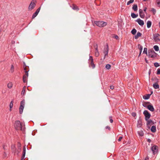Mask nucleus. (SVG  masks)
<instances>
[{
	"mask_svg": "<svg viewBox=\"0 0 160 160\" xmlns=\"http://www.w3.org/2000/svg\"><path fill=\"white\" fill-rule=\"evenodd\" d=\"M14 127L17 130H20L22 131L24 130V128H22V124L19 121H17L15 122Z\"/></svg>",
	"mask_w": 160,
	"mask_h": 160,
	"instance_id": "obj_1",
	"label": "nucleus"
},
{
	"mask_svg": "<svg viewBox=\"0 0 160 160\" xmlns=\"http://www.w3.org/2000/svg\"><path fill=\"white\" fill-rule=\"evenodd\" d=\"M94 24H95L97 26L102 27L106 26L107 25V22L102 21H95L94 22Z\"/></svg>",
	"mask_w": 160,
	"mask_h": 160,
	"instance_id": "obj_2",
	"label": "nucleus"
},
{
	"mask_svg": "<svg viewBox=\"0 0 160 160\" xmlns=\"http://www.w3.org/2000/svg\"><path fill=\"white\" fill-rule=\"evenodd\" d=\"M148 53L149 57L152 58L156 57L157 55V53L153 50H148Z\"/></svg>",
	"mask_w": 160,
	"mask_h": 160,
	"instance_id": "obj_3",
	"label": "nucleus"
},
{
	"mask_svg": "<svg viewBox=\"0 0 160 160\" xmlns=\"http://www.w3.org/2000/svg\"><path fill=\"white\" fill-rule=\"evenodd\" d=\"M36 0H32V1L28 8L29 10L31 11L34 8L36 5Z\"/></svg>",
	"mask_w": 160,
	"mask_h": 160,
	"instance_id": "obj_4",
	"label": "nucleus"
},
{
	"mask_svg": "<svg viewBox=\"0 0 160 160\" xmlns=\"http://www.w3.org/2000/svg\"><path fill=\"white\" fill-rule=\"evenodd\" d=\"M25 104V100H23L21 101L20 102V105L19 108V113L20 114H22L23 112V110Z\"/></svg>",
	"mask_w": 160,
	"mask_h": 160,
	"instance_id": "obj_5",
	"label": "nucleus"
},
{
	"mask_svg": "<svg viewBox=\"0 0 160 160\" xmlns=\"http://www.w3.org/2000/svg\"><path fill=\"white\" fill-rule=\"evenodd\" d=\"M143 113L145 116V119L146 120H148L150 117L151 114L149 113L147 110H145L143 112Z\"/></svg>",
	"mask_w": 160,
	"mask_h": 160,
	"instance_id": "obj_6",
	"label": "nucleus"
},
{
	"mask_svg": "<svg viewBox=\"0 0 160 160\" xmlns=\"http://www.w3.org/2000/svg\"><path fill=\"white\" fill-rule=\"evenodd\" d=\"M28 71H26L25 72V74L24 75L23 78V82H26L27 81V79L28 77Z\"/></svg>",
	"mask_w": 160,
	"mask_h": 160,
	"instance_id": "obj_7",
	"label": "nucleus"
},
{
	"mask_svg": "<svg viewBox=\"0 0 160 160\" xmlns=\"http://www.w3.org/2000/svg\"><path fill=\"white\" fill-rule=\"evenodd\" d=\"M160 35L158 33H156L153 35V39L155 42H159L160 41L159 37Z\"/></svg>",
	"mask_w": 160,
	"mask_h": 160,
	"instance_id": "obj_8",
	"label": "nucleus"
},
{
	"mask_svg": "<svg viewBox=\"0 0 160 160\" xmlns=\"http://www.w3.org/2000/svg\"><path fill=\"white\" fill-rule=\"evenodd\" d=\"M158 147L156 146H153L151 148V150L154 154H156L158 150Z\"/></svg>",
	"mask_w": 160,
	"mask_h": 160,
	"instance_id": "obj_9",
	"label": "nucleus"
},
{
	"mask_svg": "<svg viewBox=\"0 0 160 160\" xmlns=\"http://www.w3.org/2000/svg\"><path fill=\"white\" fill-rule=\"evenodd\" d=\"M108 45H107V46L106 47L104 48V51L103 52L104 54V59L105 58V57L108 55Z\"/></svg>",
	"mask_w": 160,
	"mask_h": 160,
	"instance_id": "obj_10",
	"label": "nucleus"
},
{
	"mask_svg": "<svg viewBox=\"0 0 160 160\" xmlns=\"http://www.w3.org/2000/svg\"><path fill=\"white\" fill-rule=\"evenodd\" d=\"M136 21L138 22V24L141 26H142L144 24V21L140 18L138 19Z\"/></svg>",
	"mask_w": 160,
	"mask_h": 160,
	"instance_id": "obj_11",
	"label": "nucleus"
},
{
	"mask_svg": "<svg viewBox=\"0 0 160 160\" xmlns=\"http://www.w3.org/2000/svg\"><path fill=\"white\" fill-rule=\"evenodd\" d=\"M41 8L39 7V8L36 10V11L35 12L33 13V14L32 15V18H34L38 14L39 12L40 11V10Z\"/></svg>",
	"mask_w": 160,
	"mask_h": 160,
	"instance_id": "obj_12",
	"label": "nucleus"
},
{
	"mask_svg": "<svg viewBox=\"0 0 160 160\" xmlns=\"http://www.w3.org/2000/svg\"><path fill=\"white\" fill-rule=\"evenodd\" d=\"M147 108L150 111L153 112L154 110V109L153 106L151 105H148L147 106Z\"/></svg>",
	"mask_w": 160,
	"mask_h": 160,
	"instance_id": "obj_13",
	"label": "nucleus"
},
{
	"mask_svg": "<svg viewBox=\"0 0 160 160\" xmlns=\"http://www.w3.org/2000/svg\"><path fill=\"white\" fill-rule=\"evenodd\" d=\"M141 35L142 34L140 32H138L136 35L135 36V38L136 39H137L139 37L141 36Z\"/></svg>",
	"mask_w": 160,
	"mask_h": 160,
	"instance_id": "obj_14",
	"label": "nucleus"
},
{
	"mask_svg": "<svg viewBox=\"0 0 160 160\" xmlns=\"http://www.w3.org/2000/svg\"><path fill=\"white\" fill-rule=\"evenodd\" d=\"M153 87L155 89H158L159 87V85L157 83H154L153 85Z\"/></svg>",
	"mask_w": 160,
	"mask_h": 160,
	"instance_id": "obj_15",
	"label": "nucleus"
},
{
	"mask_svg": "<svg viewBox=\"0 0 160 160\" xmlns=\"http://www.w3.org/2000/svg\"><path fill=\"white\" fill-rule=\"evenodd\" d=\"M151 95V94H147L146 95L143 96V98L144 99H145V100L148 99L150 97Z\"/></svg>",
	"mask_w": 160,
	"mask_h": 160,
	"instance_id": "obj_16",
	"label": "nucleus"
},
{
	"mask_svg": "<svg viewBox=\"0 0 160 160\" xmlns=\"http://www.w3.org/2000/svg\"><path fill=\"white\" fill-rule=\"evenodd\" d=\"M89 66L92 67V68H95V65L93 63V61L89 62Z\"/></svg>",
	"mask_w": 160,
	"mask_h": 160,
	"instance_id": "obj_17",
	"label": "nucleus"
},
{
	"mask_svg": "<svg viewBox=\"0 0 160 160\" xmlns=\"http://www.w3.org/2000/svg\"><path fill=\"white\" fill-rule=\"evenodd\" d=\"M151 131L153 132H154L156 131V127L154 126H152L151 128Z\"/></svg>",
	"mask_w": 160,
	"mask_h": 160,
	"instance_id": "obj_18",
	"label": "nucleus"
},
{
	"mask_svg": "<svg viewBox=\"0 0 160 160\" xmlns=\"http://www.w3.org/2000/svg\"><path fill=\"white\" fill-rule=\"evenodd\" d=\"M147 28H149L151 27L152 22L150 21H148L147 22Z\"/></svg>",
	"mask_w": 160,
	"mask_h": 160,
	"instance_id": "obj_19",
	"label": "nucleus"
},
{
	"mask_svg": "<svg viewBox=\"0 0 160 160\" xmlns=\"http://www.w3.org/2000/svg\"><path fill=\"white\" fill-rule=\"evenodd\" d=\"M138 133L139 135L140 136H142L143 135V132L142 131L140 130L138 132Z\"/></svg>",
	"mask_w": 160,
	"mask_h": 160,
	"instance_id": "obj_20",
	"label": "nucleus"
},
{
	"mask_svg": "<svg viewBox=\"0 0 160 160\" xmlns=\"http://www.w3.org/2000/svg\"><path fill=\"white\" fill-rule=\"evenodd\" d=\"M138 47L140 51V53H141L143 49L142 46L140 44H139L138 45Z\"/></svg>",
	"mask_w": 160,
	"mask_h": 160,
	"instance_id": "obj_21",
	"label": "nucleus"
},
{
	"mask_svg": "<svg viewBox=\"0 0 160 160\" xmlns=\"http://www.w3.org/2000/svg\"><path fill=\"white\" fill-rule=\"evenodd\" d=\"M132 8L134 11H136L138 10V6L136 4H134Z\"/></svg>",
	"mask_w": 160,
	"mask_h": 160,
	"instance_id": "obj_22",
	"label": "nucleus"
},
{
	"mask_svg": "<svg viewBox=\"0 0 160 160\" xmlns=\"http://www.w3.org/2000/svg\"><path fill=\"white\" fill-rule=\"evenodd\" d=\"M12 149L13 152L14 153H17L16 152L15 147L14 145H13L12 146Z\"/></svg>",
	"mask_w": 160,
	"mask_h": 160,
	"instance_id": "obj_23",
	"label": "nucleus"
},
{
	"mask_svg": "<svg viewBox=\"0 0 160 160\" xmlns=\"http://www.w3.org/2000/svg\"><path fill=\"white\" fill-rule=\"evenodd\" d=\"M153 48L156 51H158L159 50V47L157 45H155L153 46Z\"/></svg>",
	"mask_w": 160,
	"mask_h": 160,
	"instance_id": "obj_24",
	"label": "nucleus"
},
{
	"mask_svg": "<svg viewBox=\"0 0 160 160\" xmlns=\"http://www.w3.org/2000/svg\"><path fill=\"white\" fill-rule=\"evenodd\" d=\"M142 122L140 120H139L138 121V123L137 125V126L138 127H140L142 125Z\"/></svg>",
	"mask_w": 160,
	"mask_h": 160,
	"instance_id": "obj_25",
	"label": "nucleus"
},
{
	"mask_svg": "<svg viewBox=\"0 0 160 160\" xmlns=\"http://www.w3.org/2000/svg\"><path fill=\"white\" fill-rule=\"evenodd\" d=\"M147 121V125H149L151 124H153V122L152 120H146Z\"/></svg>",
	"mask_w": 160,
	"mask_h": 160,
	"instance_id": "obj_26",
	"label": "nucleus"
},
{
	"mask_svg": "<svg viewBox=\"0 0 160 160\" xmlns=\"http://www.w3.org/2000/svg\"><path fill=\"white\" fill-rule=\"evenodd\" d=\"M139 15L141 18H144V16H145V15L143 12H141V13H139Z\"/></svg>",
	"mask_w": 160,
	"mask_h": 160,
	"instance_id": "obj_27",
	"label": "nucleus"
},
{
	"mask_svg": "<svg viewBox=\"0 0 160 160\" xmlns=\"http://www.w3.org/2000/svg\"><path fill=\"white\" fill-rule=\"evenodd\" d=\"M26 154V146H25L23 147V149L22 155L23 156H25Z\"/></svg>",
	"mask_w": 160,
	"mask_h": 160,
	"instance_id": "obj_28",
	"label": "nucleus"
},
{
	"mask_svg": "<svg viewBox=\"0 0 160 160\" xmlns=\"http://www.w3.org/2000/svg\"><path fill=\"white\" fill-rule=\"evenodd\" d=\"M131 16L133 18H137L138 15L135 14L134 13H132L131 14Z\"/></svg>",
	"mask_w": 160,
	"mask_h": 160,
	"instance_id": "obj_29",
	"label": "nucleus"
},
{
	"mask_svg": "<svg viewBox=\"0 0 160 160\" xmlns=\"http://www.w3.org/2000/svg\"><path fill=\"white\" fill-rule=\"evenodd\" d=\"M137 32V30L135 29H133L132 30L131 32V33L135 35Z\"/></svg>",
	"mask_w": 160,
	"mask_h": 160,
	"instance_id": "obj_30",
	"label": "nucleus"
},
{
	"mask_svg": "<svg viewBox=\"0 0 160 160\" xmlns=\"http://www.w3.org/2000/svg\"><path fill=\"white\" fill-rule=\"evenodd\" d=\"M111 66L110 64H107L105 66L106 68L108 70L110 69L111 68Z\"/></svg>",
	"mask_w": 160,
	"mask_h": 160,
	"instance_id": "obj_31",
	"label": "nucleus"
},
{
	"mask_svg": "<svg viewBox=\"0 0 160 160\" xmlns=\"http://www.w3.org/2000/svg\"><path fill=\"white\" fill-rule=\"evenodd\" d=\"M25 88H26V87L24 86L23 87V89L22 90V93H21V94L22 95H24V94L25 93Z\"/></svg>",
	"mask_w": 160,
	"mask_h": 160,
	"instance_id": "obj_32",
	"label": "nucleus"
},
{
	"mask_svg": "<svg viewBox=\"0 0 160 160\" xmlns=\"http://www.w3.org/2000/svg\"><path fill=\"white\" fill-rule=\"evenodd\" d=\"M14 71V67L13 65H12L10 69V72H13Z\"/></svg>",
	"mask_w": 160,
	"mask_h": 160,
	"instance_id": "obj_33",
	"label": "nucleus"
},
{
	"mask_svg": "<svg viewBox=\"0 0 160 160\" xmlns=\"http://www.w3.org/2000/svg\"><path fill=\"white\" fill-rule=\"evenodd\" d=\"M134 2V0H130L127 2V5H129L130 4Z\"/></svg>",
	"mask_w": 160,
	"mask_h": 160,
	"instance_id": "obj_34",
	"label": "nucleus"
},
{
	"mask_svg": "<svg viewBox=\"0 0 160 160\" xmlns=\"http://www.w3.org/2000/svg\"><path fill=\"white\" fill-rule=\"evenodd\" d=\"M12 87V84L11 82H9L8 84V88H10Z\"/></svg>",
	"mask_w": 160,
	"mask_h": 160,
	"instance_id": "obj_35",
	"label": "nucleus"
},
{
	"mask_svg": "<svg viewBox=\"0 0 160 160\" xmlns=\"http://www.w3.org/2000/svg\"><path fill=\"white\" fill-rule=\"evenodd\" d=\"M143 53L147 54V49L146 48H145L144 49V51H143Z\"/></svg>",
	"mask_w": 160,
	"mask_h": 160,
	"instance_id": "obj_36",
	"label": "nucleus"
},
{
	"mask_svg": "<svg viewBox=\"0 0 160 160\" xmlns=\"http://www.w3.org/2000/svg\"><path fill=\"white\" fill-rule=\"evenodd\" d=\"M13 102L12 101L10 103V105H9V107H10V108H11V109L13 107Z\"/></svg>",
	"mask_w": 160,
	"mask_h": 160,
	"instance_id": "obj_37",
	"label": "nucleus"
},
{
	"mask_svg": "<svg viewBox=\"0 0 160 160\" xmlns=\"http://www.w3.org/2000/svg\"><path fill=\"white\" fill-rule=\"evenodd\" d=\"M154 66H155V67H157L159 66V64L158 62H155L154 63Z\"/></svg>",
	"mask_w": 160,
	"mask_h": 160,
	"instance_id": "obj_38",
	"label": "nucleus"
},
{
	"mask_svg": "<svg viewBox=\"0 0 160 160\" xmlns=\"http://www.w3.org/2000/svg\"><path fill=\"white\" fill-rule=\"evenodd\" d=\"M157 3L158 7H160V0H157Z\"/></svg>",
	"mask_w": 160,
	"mask_h": 160,
	"instance_id": "obj_39",
	"label": "nucleus"
},
{
	"mask_svg": "<svg viewBox=\"0 0 160 160\" xmlns=\"http://www.w3.org/2000/svg\"><path fill=\"white\" fill-rule=\"evenodd\" d=\"M93 61V59L91 56L89 57V62Z\"/></svg>",
	"mask_w": 160,
	"mask_h": 160,
	"instance_id": "obj_40",
	"label": "nucleus"
},
{
	"mask_svg": "<svg viewBox=\"0 0 160 160\" xmlns=\"http://www.w3.org/2000/svg\"><path fill=\"white\" fill-rule=\"evenodd\" d=\"M99 54L98 51H96L95 52V55L96 57H98L99 56Z\"/></svg>",
	"mask_w": 160,
	"mask_h": 160,
	"instance_id": "obj_41",
	"label": "nucleus"
},
{
	"mask_svg": "<svg viewBox=\"0 0 160 160\" xmlns=\"http://www.w3.org/2000/svg\"><path fill=\"white\" fill-rule=\"evenodd\" d=\"M151 11L153 12V13L154 14H155V13L156 12V10L155 9L153 8H152V9Z\"/></svg>",
	"mask_w": 160,
	"mask_h": 160,
	"instance_id": "obj_42",
	"label": "nucleus"
},
{
	"mask_svg": "<svg viewBox=\"0 0 160 160\" xmlns=\"http://www.w3.org/2000/svg\"><path fill=\"white\" fill-rule=\"evenodd\" d=\"M143 106L145 108H147L148 105L146 103H144L142 104Z\"/></svg>",
	"mask_w": 160,
	"mask_h": 160,
	"instance_id": "obj_43",
	"label": "nucleus"
},
{
	"mask_svg": "<svg viewBox=\"0 0 160 160\" xmlns=\"http://www.w3.org/2000/svg\"><path fill=\"white\" fill-rule=\"evenodd\" d=\"M157 74L158 75L160 74V69H159V68L158 69Z\"/></svg>",
	"mask_w": 160,
	"mask_h": 160,
	"instance_id": "obj_44",
	"label": "nucleus"
},
{
	"mask_svg": "<svg viewBox=\"0 0 160 160\" xmlns=\"http://www.w3.org/2000/svg\"><path fill=\"white\" fill-rule=\"evenodd\" d=\"M132 115L134 117H135L136 115V114L135 112H132Z\"/></svg>",
	"mask_w": 160,
	"mask_h": 160,
	"instance_id": "obj_45",
	"label": "nucleus"
},
{
	"mask_svg": "<svg viewBox=\"0 0 160 160\" xmlns=\"http://www.w3.org/2000/svg\"><path fill=\"white\" fill-rule=\"evenodd\" d=\"M110 122H111V123H112L113 122V120L112 119V117H110Z\"/></svg>",
	"mask_w": 160,
	"mask_h": 160,
	"instance_id": "obj_46",
	"label": "nucleus"
},
{
	"mask_svg": "<svg viewBox=\"0 0 160 160\" xmlns=\"http://www.w3.org/2000/svg\"><path fill=\"white\" fill-rule=\"evenodd\" d=\"M25 156H23V155H22V156L21 157V160H24V158H25Z\"/></svg>",
	"mask_w": 160,
	"mask_h": 160,
	"instance_id": "obj_47",
	"label": "nucleus"
},
{
	"mask_svg": "<svg viewBox=\"0 0 160 160\" xmlns=\"http://www.w3.org/2000/svg\"><path fill=\"white\" fill-rule=\"evenodd\" d=\"M122 137H120L118 139V141H120L122 139Z\"/></svg>",
	"mask_w": 160,
	"mask_h": 160,
	"instance_id": "obj_48",
	"label": "nucleus"
},
{
	"mask_svg": "<svg viewBox=\"0 0 160 160\" xmlns=\"http://www.w3.org/2000/svg\"><path fill=\"white\" fill-rule=\"evenodd\" d=\"M24 70L25 71V72L26 71H29V70H28V68L27 67H25V68H24Z\"/></svg>",
	"mask_w": 160,
	"mask_h": 160,
	"instance_id": "obj_49",
	"label": "nucleus"
},
{
	"mask_svg": "<svg viewBox=\"0 0 160 160\" xmlns=\"http://www.w3.org/2000/svg\"><path fill=\"white\" fill-rule=\"evenodd\" d=\"M110 88L111 89H113L114 88V86L113 85H111L110 86Z\"/></svg>",
	"mask_w": 160,
	"mask_h": 160,
	"instance_id": "obj_50",
	"label": "nucleus"
},
{
	"mask_svg": "<svg viewBox=\"0 0 160 160\" xmlns=\"http://www.w3.org/2000/svg\"><path fill=\"white\" fill-rule=\"evenodd\" d=\"M114 38L117 39H118L119 38L118 37L117 35H115L114 36Z\"/></svg>",
	"mask_w": 160,
	"mask_h": 160,
	"instance_id": "obj_51",
	"label": "nucleus"
},
{
	"mask_svg": "<svg viewBox=\"0 0 160 160\" xmlns=\"http://www.w3.org/2000/svg\"><path fill=\"white\" fill-rule=\"evenodd\" d=\"M143 12V11L142 9H139V13H141V12Z\"/></svg>",
	"mask_w": 160,
	"mask_h": 160,
	"instance_id": "obj_52",
	"label": "nucleus"
},
{
	"mask_svg": "<svg viewBox=\"0 0 160 160\" xmlns=\"http://www.w3.org/2000/svg\"><path fill=\"white\" fill-rule=\"evenodd\" d=\"M147 9V8H146V7L145 8H144L143 9L144 11L145 12H146Z\"/></svg>",
	"mask_w": 160,
	"mask_h": 160,
	"instance_id": "obj_53",
	"label": "nucleus"
},
{
	"mask_svg": "<svg viewBox=\"0 0 160 160\" xmlns=\"http://www.w3.org/2000/svg\"><path fill=\"white\" fill-rule=\"evenodd\" d=\"M4 157H7V154L5 152H4Z\"/></svg>",
	"mask_w": 160,
	"mask_h": 160,
	"instance_id": "obj_54",
	"label": "nucleus"
},
{
	"mask_svg": "<svg viewBox=\"0 0 160 160\" xmlns=\"http://www.w3.org/2000/svg\"><path fill=\"white\" fill-rule=\"evenodd\" d=\"M77 8L76 7H74L73 8V9L74 10H76L77 9Z\"/></svg>",
	"mask_w": 160,
	"mask_h": 160,
	"instance_id": "obj_55",
	"label": "nucleus"
},
{
	"mask_svg": "<svg viewBox=\"0 0 160 160\" xmlns=\"http://www.w3.org/2000/svg\"><path fill=\"white\" fill-rule=\"evenodd\" d=\"M151 140L150 139H148V141L149 142H151Z\"/></svg>",
	"mask_w": 160,
	"mask_h": 160,
	"instance_id": "obj_56",
	"label": "nucleus"
},
{
	"mask_svg": "<svg viewBox=\"0 0 160 160\" xmlns=\"http://www.w3.org/2000/svg\"><path fill=\"white\" fill-rule=\"evenodd\" d=\"M95 49H96V51H98V46H97L95 48Z\"/></svg>",
	"mask_w": 160,
	"mask_h": 160,
	"instance_id": "obj_57",
	"label": "nucleus"
},
{
	"mask_svg": "<svg viewBox=\"0 0 160 160\" xmlns=\"http://www.w3.org/2000/svg\"><path fill=\"white\" fill-rule=\"evenodd\" d=\"M106 128H108V129H110V128L108 126H107L106 127Z\"/></svg>",
	"mask_w": 160,
	"mask_h": 160,
	"instance_id": "obj_58",
	"label": "nucleus"
},
{
	"mask_svg": "<svg viewBox=\"0 0 160 160\" xmlns=\"http://www.w3.org/2000/svg\"><path fill=\"white\" fill-rule=\"evenodd\" d=\"M159 27L160 28V22L159 23Z\"/></svg>",
	"mask_w": 160,
	"mask_h": 160,
	"instance_id": "obj_59",
	"label": "nucleus"
},
{
	"mask_svg": "<svg viewBox=\"0 0 160 160\" xmlns=\"http://www.w3.org/2000/svg\"><path fill=\"white\" fill-rule=\"evenodd\" d=\"M141 53H140H140H139V56H140V55H141Z\"/></svg>",
	"mask_w": 160,
	"mask_h": 160,
	"instance_id": "obj_60",
	"label": "nucleus"
},
{
	"mask_svg": "<svg viewBox=\"0 0 160 160\" xmlns=\"http://www.w3.org/2000/svg\"><path fill=\"white\" fill-rule=\"evenodd\" d=\"M150 71L149 70V74H150Z\"/></svg>",
	"mask_w": 160,
	"mask_h": 160,
	"instance_id": "obj_61",
	"label": "nucleus"
},
{
	"mask_svg": "<svg viewBox=\"0 0 160 160\" xmlns=\"http://www.w3.org/2000/svg\"><path fill=\"white\" fill-rule=\"evenodd\" d=\"M152 93H153V92H152H152H151V94H152Z\"/></svg>",
	"mask_w": 160,
	"mask_h": 160,
	"instance_id": "obj_62",
	"label": "nucleus"
},
{
	"mask_svg": "<svg viewBox=\"0 0 160 160\" xmlns=\"http://www.w3.org/2000/svg\"><path fill=\"white\" fill-rule=\"evenodd\" d=\"M18 149H20V150L21 149L19 147L18 148Z\"/></svg>",
	"mask_w": 160,
	"mask_h": 160,
	"instance_id": "obj_63",
	"label": "nucleus"
},
{
	"mask_svg": "<svg viewBox=\"0 0 160 160\" xmlns=\"http://www.w3.org/2000/svg\"><path fill=\"white\" fill-rule=\"evenodd\" d=\"M19 152V151L17 153V154H18Z\"/></svg>",
	"mask_w": 160,
	"mask_h": 160,
	"instance_id": "obj_64",
	"label": "nucleus"
}]
</instances>
